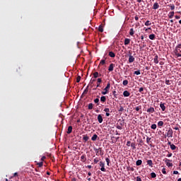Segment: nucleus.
Listing matches in <instances>:
<instances>
[{
    "instance_id": "e2e57ef3",
    "label": "nucleus",
    "mask_w": 181,
    "mask_h": 181,
    "mask_svg": "<svg viewBox=\"0 0 181 181\" xmlns=\"http://www.w3.org/2000/svg\"><path fill=\"white\" fill-rule=\"evenodd\" d=\"M88 86L86 87V88L84 90V93H88Z\"/></svg>"
},
{
    "instance_id": "dca6fc26",
    "label": "nucleus",
    "mask_w": 181,
    "mask_h": 181,
    "mask_svg": "<svg viewBox=\"0 0 181 181\" xmlns=\"http://www.w3.org/2000/svg\"><path fill=\"white\" fill-rule=\"evenodd\" d=\"M147 165H148V166H150V168H153V163L152 162V160H147Z\"/></svg>"
},
{
    "instance_id": "2f4dec72",
    "label": "nucleus",
    "mask_w": 181,
    "mask_h": 181,
    "mask_svg": "<svg viewBox=\"0 0 181 181\" xmlns=\"http://www.w3.org/2000/svg\"><path fill=\"white\" fill-rule=\"evenodd\" d=\"M94 103L95 104H97V105H100V99L99 98H96L94 100Z\"/></svg>"
},
{
    "instance_id": "aec40b11",
    "label": "nucleus",
    "mask_w": 181,
    "mask_h": 181,
    "mask_svg": "<svg viewBox=\"0 0 181 181\" xmlns=\"http://www.w3.org/2000/svg\"><path fill=\"white\" fill-rule=\"evenodd\" d=\"M159 8V4L158 2L154 3L153 6V9H158Z\"/></svg>"
},
{
    "instance_id": "bb28decb",
    "label": "nucleus",
    "mask_w": 181,
    "mask_h": 181,
    "mask_svg": "<svg viewBox=\"0 0 181 181\" xmlns=\"http://www.w3.org/2000/svg\"><path fill=\"white\" fill-rule=\"evenodd\" d=\"M134 33H135V31H134V28H131L129 30L130 36H134Z\"/></svg>"
},
{
    "instance_id": "864d4df0",
    "label": "nucleus",
    "mask_w": 181,
    "mask_h": 181,
    "mask_svg": "<svg viewBox=\"0 0 181 181\" xmlns=\"http://www.w3.org/2000/svg\"><path fill=\"white\" fill-rule=\"evenodd\" d=\"M100 64H105V59L101 60Z\"/></svg>"
},
{
    "instance_id": "6e6d98bb",
    "label": "nucleus",
    "mask_w": 181,
    "mask_h": 181,
    "mask_svg": "<svg viewBox=\"0 0 181 181\" xmlns=\"http://www.w3.org/2000/svg\"><path fill=\"white\" fill-rule=\"evenodd\" d=\"M113 139H115V142H117V141H118L119 139V137H115V136H112V137Z\"/></svg>"
},
{
    "instance_id": "423d86ee",
    "label": "nucleus",
    "mask_w": 181,
    "mask_h": 181,
    "mask_svg": "<svg viewBox=\"0 0 181 181\" xmlns=\"http://www.w3.org/2000/svg\"><path fill=\"white\" fill-rule=\"evenodd\" d=\"M135 62V57L132 54L129 55V63H134Z\"/></svg>"
},
{
    "instance_id": "4d7b16f0",
    "label": "nucleus",
    "mask_w": 181,
    "mask_h": 181,
    "mask_svg": "<svg viewBox=\"0 0 181 181\" xmlns=\"http://www.w3.org/2000/svg\"><path fill=\"white\" fill-rule=\"evenodd\" d=\"M170 9H171V11H175V5H171L170 6Z\"/></svg>"
},
{
    "instance_id": "58836bf2",
    "label": "nucleus",
    "mask_w": 181,
    "mask_h": 181,
    "mask_svg": "<svg viewBox=\"0 0 181 181\" xmlns=\"http://www.w3.org/2000/svg\"><path fill=\"white\" fill-rule=\"evenodd\" d=\"M98 76H99L98 72H95V73L93 74V77H94L95 78H97V77H98Z\"/></svg>"
},
{
    "instance_id": "4be33fe9",
    "label": "nucleus",
    "mask_w": 181,
    "mask_h": 181,
    "mask_svg": "<svg viewBox=\"0 0 181 181\" xmlns=\"http://www.w3.org/2000/svg\"><path fill=\"white\" fill-rule=\"evenodd\" d=\"M98 31H99V32H101V33L104 32V28H103V24H101V25H99V27H98Z\"/></svg>"
},
{
    "instance_id": "5701e85b",
    "label": "nucleus",
    "mask_w": 181,
    "mask_h": 181,
    "mask_svg": "<svg viewBox=\"0 0 181 181\" xmlns=\"http://www.w3.org/2000/svg\"><path fill=\"white\" fill-rule=\"evenodd\" d=\"M149 39H151V40H155L156 39V36L155 34H151L148 36Z\"/></svg>"
},
{
    "instance_id": "f257e3e1",
    "label": "nucleus",
    "mask_w": 181,
    "mask_h": 181,
    "mask_svg": "<svg viewBox=\"0 0 181 181\" xmlns=\"http://www.w3.org/2000/svg\"><path fill=\"white\" fill-rule=\"evenodd\" d=\"M167 131H168L166 134L167 138H173V129L169 127Z\"/></svg>"
},
{
    "instance_id": "20e7f679",
    "label": "nucleus",
    "mask_w": 181,
    "mask_h": 181,
    "mask_svg": "<svg viewBox=\"0 0 181 181\" xmlns=\"http://www.w3.org/2000/svg\"><path fill=\"white\" fill-rule=\"evenodd\" d=\"M163 162H165L166 163V165L168 168H172V166H173V163H170V162H172V160H169L168 158H165V159H163Z\"/></svg>"
},
{
    "instance_id": "de8ad7c7",
    "label": "nucleus",
    "mask_w": 181,
    "mask_h": 181,
    "mask_svg": "<svg viewBox=\"0 0 181 181\" xmlns=\"http://www.w3.org/2000/svg\"><path fill=\"white\" fill-rule=\"evenodd\" d=\"M139 93H141V94H144V88H140L139 90Z\"/></svg>"
},
{
    "instance_id": "0eeeda50",
    "label": "nucleus",
    "mask_w": 181,
    "mask_h": 181,
    "mask_svg": "<svg viewBox=\"0 0 181 181\" xmlns=\"http://www.w3.org/2000/svg\"><path fill=\"white\" fill-rule=\"evenodd\" d=\"M147 112H148V114H153V112H155V108H153V107H150L147 109Z\"/></svg>"
},
{
    "instance_id": "5fc2aeb1",
    "label": "nucleus",
    "mask_w": 181,
    "mask_h": 181,
    "mask_svg": "<svg viewBox=\"0 0 181 181\" xmlns=\"http://www.w3.org/2000/svg\"><path fill=\"white\" fill-rule=\"evenodd\" d=\"M131 141H128L127 142V146H131Z\"/></svg>"
},
{
    "instance_id": "49530a36",
    "label": "nucleus",
    "mask_w": 181,
    "mask_h": 181,
    "mask_svg": "<svg viewBox=\"0 0 181 181\" xmlns=\"http://www.w3.org/2000/svg\"><path fill=\"white\" fill-rule=\"evenodd\" d=\"M80 80H81V76H78L76 78V83H78L80 81Z\"/></svg>"
},
{
    "instance_id": "473e14b6",
    "label": "nucleus",
    "mask_w": 181,
    "mask_h": 181,
    "mask_svg": "<svg viewBox=\"0 0 181 181\" xmlns=\"http://www.w3.org/2000/svg\"><path fill=\"white\" fill-rule=\"evenodd\" d=\"M163 124H164L163 121H159L158 122V127H163Z\"/></svg>"
},
{
    "instance_id": "f3484780",
    "label": "nucleus",
    "mask_w": 181,
    "mask_h": 181,
    "mask_svg": "<svg viewBox=\"0 0 181 181\" xmlns=\"http://www.w3.org/2000/svg\"><path fill=\"white\" fill-rule=\"evenodd\" d=\"M105 112H106V117H110V108H105L104 109Z\"/></svg>"
},
{
    "instance_id": "e433bc0d",
    "label": "nucleus",
    "mask_w": 181,
    "mask_h": 181,
    "mask_svg": "<svg viewBox=\"0 0 181 181\" xmlns=\"http://www.w3.org/2000/svg\"><path fill=\"white\" fill-rule=\"evenodd\" d=\"M141 109H142V106H141V105L137 106V107H136V108H135L136 111H139V110H141Z\"/></svg>"
},
{
    "instance_id": "39448f33",
    "label": "nucleus",
    "mask_w": 181,
    "mask_h": 181,
    "mask_svg": "<svg viewBox=\"0 0 181 181\" xmlns=\"http://www.w3.org/2000/svg\"><path fill=\"white\" fill-rule=\"evenodd\" d=\"M100 166L101 167L100 170H101L102 172H106V171H107V170H105V163H104V162L100 161Z\"/></svg>"
},
{
    "instance_id": "774afa93",
    "label": "nucleus",
    "mask_w": 181,
    "mask_h": 181,
    "mask_svg": "<svg viewBox=\"0 0 181 181\" xmlns=\"http://www.w3.org/2000/svg\"><path fill=\"white\" fill-rule=\"evenodd\" d=\"M46 159V156H42V158H41V160H45Z\"/></svg>"
},
{
    "instance_id": "7ed1b4c3",
    "label": "nucleus",
    "mask_w": 181,
    "mask_h": 181,
    "mask_svg": "<svg viewBox=\"0 0 181 181\" xmlns=\"http://www.w3.org/2000/svg\"><path fill=\"white\" fill-rule=\"evenodd\" d=\"M94 151H95L96 155L98 156V155H100L103 156L104 155V151H103V148H94Z\"/></svg>"
},
{
    "instance_id": "a18cd8bd",
    "label": "nucleus",
    "mask_w": 181,
    "mask_h": 181,
    "mask_svg": "<svg viewBox=\"0 0 181 181\" xmlns=\"http://www.w3.org/2000/svg\"><path fill=\"white\" fill-rule=\"evenodd\" d=\"M37 165H38V168H42V166H43V162H40L37 163Z\"/></svg>"
},
{
    "instance_id": "9d476101",
    "label": "nucleus",
    "mask_w": 181,
    "mask_h": 181,
    "mask_svg": "<svg viewBox=\"0 0 181 181\" xmlns=\"http://www.w3.org/2000/svg\"><path fill=\"white\" fill-rule=\"evenodd\" d=\"M114 67H115V64H110L108 68L109 71H114Z\"/></svg>"
},
{
    "instance_id": "a19ab883",
    "label": "nucleus",
    "mask_w": 181,
    "mask_h": 181,
    "mask_svg": "<svg viewBox=\"0 0 181 181\" xmlns=\"http://www.w3.org/2000/svg\"><path fill=\"white\" fill-rule=\"evenodd\" d=\"M165 84H167V86H170V81L168 79H165Z\"/></svg>"
},
{
    "instance_id": "603ef678",
    "label": "nucleus",
    "mask_w": 181,
    "mask_h": 181,
    "mask_svg": "<svg viewBox=\"0 0 181 181\" xmlns=\"http://www.w3.org/2000/svg\"><path fill=\"white\" fill-rule=\"evenodd\" d=\"M162 173H163V175H166V169L165 168L162 169Z\"/></svg>"
},
{
    "instance_id": "2eb2a0df",
    "label": "nucleus",
    "mask_w": 181,
    "mask_h": 181,
    "mask_svg": "<svg viewBox=\"0 0 181 181\" xmlns=\"http://www.w3.org/2000/svg\"><path fill=\"white\" fill-rule=\"evenodd\" d=\"M168 18L170 19H172V18H173V16H175V11H171L168 13Z\"/></svg>"
},
{
    "instance_id": "09e8293b",
    "label": "nucleus",
    "mask_w": 181,
    "mask_h": 181,
    "mask_svg": "<svg viewBox=\"0 0 181 181\" xmlns=\"http://www.w3.org/2000/svg\"><path fill=\"white\" fill-rule=\"evenodd\" d=\"M122 111H124V107L120 106V107L119 109V112H122Z\"/></svg>"
},
{
    "instance_id": "c756f323",
    "label": "nucleus",
    "mask_w": 181,
    "mask_h": 181,
    "mask_svg": "<svg viewBox=\"0 0 181 181\" xmlns=\"http://www.w3.org/2000/svg\"><path fill=\"white\" fill-rule=\"evenodd\" d=\"M110 57H115V53H114L112 51L109 52Z\"/></svg>"
},
{
    "instance_id": "052dcab7",
    "label": "nucleus",
    "mask_w": 181,
    "mask_h": 181,
    "mask_svg": "<svg viewBox=\"0 0 181 181\" xmlns=\"http://www.w3.org/2000/svg\"><path fill=\"white\" fill-rule=\"evenodd\" d=\"M113 95L114 97L117 98V91L115 90L113 91Z\"/></svg>"
},
{
    "instance_id": "8fccbe9b",
    "label": "nucleus",
    "mask_w": 181,
    "mask_h": 181,
    "mask_svg": "<svg viewBox=\"0 0 181 181\" xmlns=\"http://www.w3.org/2000/svg\"><path fill=\"white\" fill-rule=\"evenodd\" d=\"M151 137H147L146 138V143L149 144V142H151Z\"/></svg>"
},
{
    "instance_id": "b1692460",
    "label": "nucleus",
    "mask_w": 181,
    "mask_h": 181,
    "mask_svg": "<svg viewBox=\"0 0 181 181\" xmlns=\"http://www.w3.org/2000/svg\"><path fill=\"white\" fill-rule=\"evenodd\" d=\"M136 166H141V165H142V160H138L136 162Z\"/></svg>"
},
{
    "instance_id": "c85d7f7f",
    "label": "nucleus",
    "mask_w": 181,
    "mask_h": 181,
    "mask_svg": "<svg viewBox=\"0 0 181 181\" xmlns=\"http://www.w3.org/2000/svg\"><path fill=\"white\" fill-rule=\"evenodd\" d=\"M94 105L93 103H89L88 106V110H93Z\"/></svg>"
},
{
    "instance_id": "1a4fd4ad",
    "label": "nucleus",
    "mask_w": 181,
    "mask_h": 181,
    "mask_svg": "<svg viewBox=\"0 0 181 181\" xmlns=\"http://www.w3.org/2000/svg\"><path fill=\"white\" fill-rule=\"evenodd\" d=\"M158 59H159V57L158 56V54H156L153 58V62L156 64H158V63H159V60Z\"/></svg>"
},
{
    "instance_id": "a211bd4d",
    "label": "nucleus",
    "mask_w": 181,
    "mask_h": 181,
    "mask_svg": "<svg viewBox=\"0 0 181 181\" xmlns=\"http://www.w3.org/2000/svg\"><path fill=\"white\" fill-rule=\"evenodd\" d=\"M71 132H73V127L71 126H69L68 127V130L66 132V134H71Z\"/></svg>"
},
{
    "instance_id": "4c0bfd02",
    "label": "nucleus",
    "mask_w": 181,
    "mask_h": 181,
    "mask_svg": "<svg viewBox=\"0 0 181 181\" xmlns=\"http://www.w3.org/2000/svg\"><path fill=\"white\" fill-rule=\"evenodd\" d=\"M122 84H123V86H128V80L123 81Z\"/></svg>"
},
{
    "instance_id": "cd10ccee",
    "label": "nucleus",
    "mask_w": 181,
    "mask_h": 181,
    "mask_svg": "<svg viewBox=\"0 0 181 181\" xmlns=\"http://www.w3.org/2000/svg\"><path fill=\"white\" fill-rule=\"evenodd\" d=\"M170 147L172 151H175V149L177 148L176 146H175V144H170Z\"/></svg>"
},
{
    "instance_id": "37998d69",
    "label": "nucleus",
    "mask_w": 181,
    "mask_h": 181,
    "mask_svg": "<svg viewBox=\"0 0 181 181\" xmlns=\"http://www.w3.org/2000/svg\"><path fill=\"white\" fill-rule=\"evenodd\" d=\"M131 146H132V149H136V147L135 146V143H132Z\"/></svg>"
},
{
    "instance_id": "412c9836",
    "label": "nucleus",
    "mask_w": 181,
    "mask_h": 181,
    "mask_svg": "<svg viewBox=\"0 0 181 181\" xmlns=\"http://www.w3.org/2000/svg\"><path fill=\"white\" fill-rule=\"evenodd\" d=\"M97 138H98V136L97 134H93L91 137V141H97Z\"/></svg>"
},
{
    "instance_id": "ddd939ff",
    "label": "nucleus",
    "mask_w": 181,
    "mask_h": 181,
    "mask_svg": "<svg viewBox=\"0 0 181 181\" xmlns=\"http://www.w3.org/2000/svg\"><path fill=\"white\" fill-rule=\"evenodd\" d=\"M124 97H129L131 95V93L128 90H124L123 92Z\"/></svg>"
},
{
    "instance_id": "338daca9",
    "label": "nucleus",
    "mask_w": 181,
    "mask_h": 181,
    "mask_svg": "<svg viewBox=\"0 0 181 181\" xmlns=\"http://www.w3.org/2000/svg\"><path fill=\"white\" fill-rule=\"evenodd\" d=\"M175 19H180V16H175Z\"/></svg>"
},
{
    "instance_id": "13d9d810",
    "label": "nucleus",
    "mask_w": 181,
    "mask_h": 181,
    "mask_svg": "<svg viewBox=\"0 0 181 181\" xmlns=\"http://www.w3.org/2000/svg\"><path fill=\"white\" fill-rule=\"evenodd\" d=\"M136 181H142V179H141V177L138 176L136 177Z\"/></svg>"
},
{
    "instance_id": "f03ea898",
    "label": "nucleus",
    "mask_w": 181,
    "mask_h": 181,
    "mask_svg": "<svg viewBox=\"0 0 181 181\" xmlns=\"http://www.w3.org/2000/svg\"><path fill=\"white\" fill-rule=\"evenodd\" d=\"M110 87H111V83H110V82H108L106 87L104 88V91H102V94L103 95H105V94H107L108 93Z\"/></svg>"
},
{
    "instance_id": "6e6552de",
    "label": "nucleus",
    "mask_w": 181,
    "mask_h": 181,
    "mask_svg": "<svg viewBox=\"0 0 181 181\" xmlns=\"http://www.w3.org/2000/svg\"><path fill=\"white\" fill-rule=\"evenodd\" d=\"M98 121L99 124H103V119L102 115H98Z\"/></svg>"
},
{
    "instance_id": "f704fd0d",
    "label": "nucleus",
    "mask_w": 181,
    "mask_h": 181,
    "mask_svg": "<svg viewBox=\"0 0 181 181\" xmlns=\"http://www.w3.org/2000/svg\"><path fill=\"white\" fill-rule=\"evenodd\" d=\"M134 74H136V76H139V74H141V71L140 70L135 71L134 72Z\"/></svg>"
},
{
    "instance_id": "72a5a7b5",
    "label": "nucleus",
    "mask_w": 181,
    "mask_h": 181,
    "mask_svg": "<svg viewBox=\"0 0 181 181\" xmlns=\"http://www.w3.org/2000/svg\"><path fill=\"white\" fill-rule=\"evenodd\" d=\"M151 25H152V23H151V21H147L145 23V26H151Z\"/></svg>"
},
{
    "instance_id": "680f3d73",
    "label": "nucleus",
    "mask_w": 181,
    "mask_h": 181,
    "mask_svg": "<svg viewBox=\"0 0 181 181\" xmlns=\"http://www.w3.org/2000/svg\"><path fill=\"white\" fill-rule=\"evenodd\" d=\"M95 81V79H91L89 84H93Z\"/></svg>"
},
{
    "instance_id": "bf43d9fd",
    "label": "nucleus",
    "mask_w": 181,
    "mask_h": 181,
    "mask_svg": "<svg viewBox=\"0 0 181 181\" xmlns=\"http://www.w3.org/2000/svg\"><path fill=\"white\" fill-rule=\"evenodd\" d=\"M172 153H169L168 155H167V158H172Z\"/></svg>"
},
{
    "instance_id": "9b49d317",
    "label": "nucleus",
    "mask_w": 181,
    "mask_h": 181,
    "mask_svg": "<svg viewBox=\"0 0 181 181\" xmlns=\"http://www.w3.org/2000/svg\"><path fill=\"white\" fill-rule=\"evenodd\" d=\"M160 107L161 108L162 111H166V106H165V103H160Z\"/></svg>"
},
{
    "instance_id": "4468645a",
    "label": "nucleus",
    "mask_w": 181,
    "mask_h": 181,
    "mask_svg": "<svg viewBox=\"0 0 181 181\" xmlns=\"http://www.w3.org/2000/svg\"><path fill=\"white\" fill-rule=\"evenodd\" d=\"M129 43H131V39L125 38L124 39V45H125V46L129 45Z\"/></svg>"
},
{
    "instance_id": "7c9ffc66",
    "label": "nucleus",
    "mask_w": 181,
    "mask_h": 181,
    "mask_svg": "<svg viewBox=\"0 0 181 181\" xmlns=\"http://www.w3.org/2000/svg\"><path fill=\"white\" fill-rule=\"evenodd\" d=\"M118 125H120V126H122V127H124V120L119 119V120L118 121Z\"/></svg>"
},
{
    "instance_id": "a878e982",
    "label": "nucleus",
    "mask_w": 181,
    "mask_h": 181,
    "mask_svg": "<svg viewBox=\"0 0 181 181\" xmlns=\"http://www.w3.org/2000/svg\"><path fill=\"white\" fill-rule=\"evenodd\" d=\"M100 101L101 103H105V101H107V98L105 96H102L100 98Z\"/></svg>"
},
{
    "instance_id": "f8f14e48",
    "label": "nucleus",
    "mask_w": 181,
    "mask_h": 181,
    "mask_svg": "<svg viewBox=\"0 0 181 181\" xmlns=\"http://www.w3.org/2000/svg\"><path fill=\"white\" fill-rule=\"evenodd\" d=\"M81 162H86V160H87V157H86V154H83L81 156Z\"/></svg>"
},
{
    "instance_id": "6ab92c4d",
    "label": "nucleus",
    "mask_w": 181,
    "mask_h": 181,
    "mask_svg": "<svg viewBox=\"0 0 181 181\" xmlns=\"http://www.w3.org/2000/svg\"><path fill=\"white\" fill-rule=\"evenodd\" d=\"M83 142H87V141H88V139H90V137H88V136H87V135H83Z\"/></svg>"
},
{
    "instance_id": "ea45409f",
    "label": "nucleus",
    "mask_w": 181,
    "mask_h": 181,
    "mask_svg": "<svg viewBox=\"0 0 181 181\" xmlns=\"http://www.w3.org/2000/svg\"><path fill=\"white\" fill-rule=\"evenodd\" d=\"M105 160H106V162H107V166H110V158H105Z\"/></svg>"
},
{
    "instance_id": "3c124183",
    "label": "nucleus",
    "mask_w": 181,
    "mask_h": 181,
    "mask_svg": "<svg viewBox=\"0 0 181 181\" xmlns=\"http://www.w3.org/2000/svg\"><path fill=\"white\" fill-rule=\"evenodd\" d=\"M99 161L98 158L94 159V163H98Z\"/></svg>"
},
{
    "instance_id": "393cba45",
    "label": "nucleus",
    "mask_w": 181,
    "mask_h": 181,
    "mask_svg": "<svg viewBox=\"0 0 181 181\" xmlns=\"http://www.w3.org/2000/svg\"><path fill=\"white\" fill-rule=\"evenodd\" d=\"M102 82H103V79H101V78H98V83L96 87L97 88L100 87V83H102Z\"/></svg>"
},
{
    "instance_id": "c9c22d12",
    "label": "nucleus",
    "mask_w": 181,
    "mask_h": 181,
    "mask_svg": "<svg viewBox=\"0 0 181 181\" xmlns=\"http://www.w3.org/2000/svg\"><path fill=\"white\" fill-rule=\"evenodd\" d=\"M151 129H156V128H157L156 124H153L151 126Z\"/></svg>"
},
{
    "instance_id": "79ce46f5",
    "label": "nucleus",
    "mask_w": 181,
    "mask_h": 181,
    "mask_svg": "<svg viewBox=\"0 0 181 181\" xmlns=\"http://www.w3.org/2000/svg\"><path fill=\"white\" fill-rule=\"evenodd\" d=\"M151 177L155 178V177H156V173H151Z\"/></svg>"
},
{
    "instance_id": "0e129e2a",
    "label": "nucleus",
    "mask_w": 181,
    "mask_h": 181,
    "mask_svg": "<svg viewBox=\"0 0 181 181\" xmlns=\"http://www.w3.org/2000/svg\"><path fill=\"white\" fill-rule=\"evenodd\" d=\"M134 19L135 21H139V18L138 17V16H134Z\"/></svg>"
},
{
    "instance_id": "69168bd1",
    "label": "nucleus",
    "mask_w": 181,
    "mask_h": 181,
    "mask_svg": "<svg viewBox=\"0 0 181 181\" xmlns=\"http://www.w3.org/2000/svg\"><path fill=\"white\" fill-rule=\"evenodd\" d=\"M173 175H179V172L178 171H173Z\"/></svg>"
},
{
    "instance_id": "c03bdc74",
    "label": "nucleus",
    "mask_w": 181,
    "mask_h": 181,
    "mask_svg": "<svg viewBox=\"0 0 181 181\" xmlns=\"http://www.w3.org/2000/svg\"><path fill=\"white\" fill-rule=\"evenodd\" d=\"M116 128L117 129H122V126H120L119 124H118V123L117 124Z\"/></svg>"
}]
</instances>
